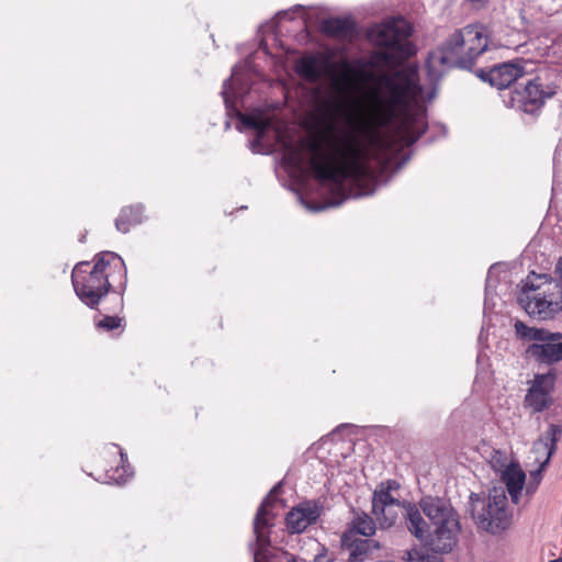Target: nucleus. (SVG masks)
Instances as JSON below:
<instances>
[{
    "label": "nucleus",
    "mask_w": 562,
    "mask_h": 562,
    "mask_svg": "<svg viewBox=\"0 0 562 562\" xmlns=\"http://www.w3.org/2000/svg\"><path fill=\"white\" fill-rule=\"evenodd\" d=\"M321 123L328 134V148L316 140L302 142L300 147L291 146L286 150L283 161L302 169L305 164L302 150L306 148L311 154L308 165L315 179L330 183L342 196L340 201L330 203L333 206L340 205L351 195L346 191V183L361 191L357 195L371 194L373 190L367 189L374 183L375 175L370 160L375 157L380 165L386 164L391 139L376 131L364 144L360 138L362 126L353 104L341 97L323 103Z\"/></svg>",
    "instance_id": "obj_1"
},
{
    "label": "nucleus",
    "mask_w": 562,
    "mask_h": 562,
    "mask_svg": "<svg viewBox=\"0 0 562 562\" xmlns=\"http://www.w3.org/2000/svg\"><path fill=\"white\" fill-rule=\"evenodd\" d=\"M422 91L418 67L414 64L376 75L369 90L374 125L385 127L406 114Z\"/></svg>",
    "instance_id": "obj_2"
},
{
    "label": "nucleus",
    "mask_w": 562,
    "mask_h": 562,
    "mask_svg": "<svg viewBox=\"0 0 562 562\" xmlns=\"http://www.w3.org/2000/svg\"><path fill=\"white\" fill-rule=\"evenodd\" d=\"M487 46L488 38L482 25H467L456 30L437 49L429 53L426 64L429 79L440 80L450 68L470 69Z\"/></svg>",
    "instance_id": "obj_3"
},
{
    "label": "nucleus",
    "mask_w": 562,
    "mask_h": 562,
    "mask_svg": "<svg viewBox=\"0 0 562 562\" xmlns=\"http://www.w3.org/2000/svg\"><path fill=\"white\" fill-rule=\"evenodd\" d=\"M412 25L403 18H392L375 25L371 37L379 46L373 56L375 66L396 67L415 54V46L409 41Z\"/></svg>",
    "instance_id": "obj_4"
},
{
    "label": "nucleus",
    "mask_w": 562,
    "mask_h": 562,
    "mask_svg": "<svg viewBox=\"0 0 562 562\" xmlns=\"http://www.w3.org/2000/svg\"><path fill=\"white\" fill-rule=\"evenodd\" d=\"M522 89L510 92L508 104L528 114L537 113L560 89L562 71L550 65L531 66Z\"/></svg>",
    "instance_id": "obj_5"
},
{
    "label": "nucleus",
    "mask_w": 562,
    "mask_h": 562,
    "mask_svg": "<svg viewBox=\"0 0 562 562\" xmlns=\"http://www.w3.org/2000/svg\"><path fill=\"white\" fill-rule=\"evenodd\" d=\"M518 301L528 315L541 321L553 319L562 311V283L547 274L530 272Z\"/></svg>",
    "instance_id": "obj_6"
},
{
    "label": "nucleus",
    "mask_w": 562,
    "mask_h": 562,
    "mask_svg": "<svg viewBox=\"0 0 562 562\" xmlns=\"http://www.w3.org/2000/svg\"><path fill=\"white\" fill-rule=\"evenodd\" d=\"M419 506L435 527L429 546L436 552L452 551L461 528L451 504L440 497L426 496L420 499Z\"/></svg>",
    "instance_id": "obj_7"
},
{
    "label": "nucleus",
    "mask_w": 562,
    "mask_h": 562,
    "mask_svg": "<svg viewBox=\"0 0 562 562\" xmlns=\"http://www.w3.org/2000/svg\"><path fill=\"white\" fill-rule=\"evenodd\" d=\"M471 513L476 525L488 532L497 533L509 525L507 497L503 487H493L487 498L479 494L470 495Z\"/></svg>",
    "instance_id": "obj_8"
},
{
    "label": "nucleus",
    "mask_w": 562,
    "mask_h": 562,
    "mask_svg": "<svg viewBox=\"0 0 562 562\" xmlns=\"http://www.w3.org/2000/svg\"><path fill=\"white\" fill-rule=\"evenodd\" d=\"M89 262H79L72 270L71 281L77 296L89 307L99 305L111 288L108 274H99L95 271H87Z\"/></svg>",
    "instance_id": "obj_9"
},
{
    "label": "nucleus",
    "mask_w": 562,
    "mask_h": 562,
    "mask_svg": "<svg viewBox=\"0 0 562 562\" xmlns=\"http://www.w3.org/2000/svg\"><path fill=\"white\" fill-rule=\"evenodd\" d=\"M535 66L530 60H516L494 65L488 70L481 69L480 78L499 90L509 88L519 78L525 77Z\"/></svg>",
    "instance_id": "obj_10"
},
{
    "label": "nucleus",
    "mask_w": 562,
    "mask_h": 562,
    "mask_svg": "<svg viewBox=\"0 0 562 562\" xmlns=\"http://www.w3.org/2000/svg\"><path fill=\"white\" fill-rule=\"evenodd\" d=\"M282 488V483L279 482L277 485L272 487L269 494L262 499L255 519H254V533L256 536V549L254 551L255 562L259 561L260 557L265 555V551L270 546V538L268 528L272 526L270 522L273 519V515H270L269 508L276 502L274 496L280 493Z\"/></svg>",
    "instance_id": "obj_11"
},
{
    "label": "nucleus",
    "mask_w": 562,
    "mask_h": 562,
    "mask_svg": "<svg viewBox=\"0 0 562 562\" xmlns=\"http://www.w3.org/2000/svg\"><path fill=\"white\" fill-rule=\"evenodd\" d=\"M562 435V426L551 424L544 435L540 436L533 443L532 450L535 452H542L546 458L540 462L539 468L530 472L529 482L526 484V494L532 495L541 480L542 471L549 464V461L555 451L557 442Z\"/></svg>",
    "instance_id": "obj_12"
},
{
    "label": "nucleus",
    "mask_w": 562,
    "mask_h": 562,
    "mask_svg": "<svg viewBox=\"0 0 562 562\" xmlns=\"http://www.w3.org/2000/svg\"><path fill=\"white\" fill-rule=\"evenodd\" d=\"M554 381L555 374L553 372L536 374L525 397L526 405L536 413L549 408L553 403Z\"/></svg>",
    "instance_id": "obj_13"
},
{
    "label": "nucleus",
    "mask_w": 562,
    "mask_h": 562,
    "mask_svg": "<svg viewBox=\"0 0 562 562\" xmlns=\"http://www.w3.org/2000/svg\"><path fill=\"white\" fill-rule=\"evenodd\" d=\"M541 344L533 342L526 349V353L539 363L553 364L562 361V333H551Z\"/></svg>",
    "instance_id": "obj_14"
},
{
    "label": "nucleus",
    "mask_w": 562,
    "mask_h": 562,
    "mask_svg": "<svg viewBox=\"0 0 562 562\" xmlns=\"http://www.w3.org/2000/svg\"><path fill=\"white\" fill-rule=\"evenodd\" d=\"M321 516V508L316 503L306 502L292 508L285 517V525L291 533H301L308 526L316 522Z\"/></svg>",
    "instance_id": "obj_15"
},
{
    "label": "nucleus",
    "mask_w": 562,
    "mask_h": 562,
    "mask_svg": "<svg viewBox=\"0 0 562 562\" xmlns=\"http://www.w3.org/2000/svg\"><path fill=\"white\" fill-rule=\"evenodd\" d=\"M403 519L407 530L419 540L429 536V527L415 504L407 503Z\"/></svg>",
    "instance_id": "obj_16"
},
{
    "label": "nucleus",
    "mask_w": 562,
    "mask_h": 562,
    "mask_svg": "<svg viewBox=\"0 0 562 562\" xmlns=\"http://www.w3.org/2000/svg\"><path fill=\"white\" fill-rule=\"evenodd\" d=\"M502 480L506 485V490L513 503L518 504L526 480L524 471L519 467L512 464L503 472Z\"/></svg>",
    "instance_id": "obj_17"
},
{
    "label": "nucleus",
    "mask_w": 562,
    "mask_h": 562,
    "mask_svg": "<svg viewBox=\"0 0 562 562\" xmlns=\"http://www.w3.org/2000/svg\"><path fill=\"white\" fill-rule=\"evenodd\" d=\"M406 502H400L393 505L381 507L372 510L375 520L381 529H389L393 527L400 517L403 518L406 509Z\"/></svg>",
    "instance_id": "obj_18"
},
{
    "label": "nucleus",
    "mask_w": 562,
    "mask_h": 562,
    "mask_svg": "<svg viewBox=\"0 0 562 562\" xmlns=\"http://www.w3.org/2000/svg\"><path fill=\"white\" fill-rule=\"evenodd\" d=\"M322 31L333 37L347 38L352 36L355 24L347 18H329L322 22Z\"/></svg>",
    "instance_id": "obj_19"
},
{
    "label": "nucleus",
    "mask_w": 562,
    "mask_h": 562,
    "mask_svg": "<svg viewBox=\"0 0 562 562\" xmlns=\"http://www.w3.org/2000/svg\"><path fill=\"white\" fill-rule=\"evenodd\" d=\"M400 485L395 481H386L379 485L374 491L372 497V510L400 503V501L393 496V492L397 491Z\"/></svg>",
    "instance_id": "obj_20"
},
{
    "label": "nucleus",
    "mask_w": 562,
    "mask_h": 562,
    "mask_svg": "<svg viewBox=\"0 0 562 562\" xmlns=\"http://www.w3.org/2000/svg\"><path fill=\"white\" fill-rule=\"evenodd\" d=\"M143 206L131 205L125 206L121 210L119 216L115 220V228L126 234L130 232L132 226H135L142 222Z\"/></svg>",
    "instance_id": "obj_21"
},
{
    "label": "nucleus",
    "mask_w": 562,
    "mask_h": 562,
    "mask_svg": "<svg viewBox=\"0 0 562 562\" xmlns=\"http://www.w3.org/2000/svg\"><path fill=\"white\" fill-rule=\"evenodd\" d=\"M351 537L352 535L347 532L341 537L342 546L350 551L348 562H363L371 553L363 539H351Z\"/></svg>",
    "instance_id": "obj_22"
},
{
    "label": "nucleus",
    "mask_w": 562,
    "mask_h": 562,
    "mask_svg": "<svg viewBox=\"0 0 562 562\" xmlns=\"http://www.w3.org/2000/svg\"><path fill=\"white\" fill-rule=\"evenodd\" d=\"M516 335L520 339L540 341L546 340L550 336V331L543 328L529 327L521 321H516L515 325Z\"/></svg>",
    "instance_id": "obj_23"
},
{
    "label": "nucleus",
    "mask_w": 562,
    "mask_h": 562,
    "mask_svg": "<svg viewBox=\"0 0 562 562\" xmlns=\"http://www.w3.org/2000/svg\"><path fill=\"white\" fill-rule=\"evenodd\" d=\"M351 524L352 528L349 532L350 535L352 533V531H356L361 536L371 537L374 535L376 529L374 519L366 513L356 516Z\"/></svg>",
    "instance_id": "obj_24"
},
{
    "label": "nucleus",
    "mask_w": 562,
    "mask_h": 562,
    "mask_svg": "<svg viewBox=\"0 0 562 562\" xmlns=\"http://www.w3.org/2000/svg\"><path fill=\"white\" fill-rule=\"evenodd\" d=\"M297 70L302 76L312 81L321 77V70L314 57L302 58L299 63Z\"/></svg>",
    "instance_id": "obj_25"
},
{
    "label": "nucleus",
    "mask_w": 562,
    "mask_h": 562,
    "mask_svg": "<svg viewBox=\"0 0 562 562\" xmlns=\"http://www.w3.org/2000/svg\"><path fill=\"white\" fill-rule=\"evenodd\" d=\"M239 120L244 126L257 131L258 136H261L269 126V122L266 119L251 114L240 113Z\"/></svg>",
    "instance_id": "obj_26"
},
{
    "label": "nucleus",
    "mask_w": 562,
    "mask_h": 562,
    "mask_svg": "<svg viewBox=\"0 0 562 562\" xmlns=\"http://www.w3.org/2000/svg\"><path fill=\"white\" fill-rule=\"evenodd\" d=\"M111 259L121 260V258L116 254L111 252V251L98 254L94 257V265L91 268V270L95 271V273H99V274H106L105 270L110 266Z\"/></svg>",
    "instance_id": "obj_27"
},
{
    "label": "nucleus",
    "mask_w": 562,
    "mask_h": 562,
    "mask_svg": "<svg viewBox=\"0 0 562 562\" xmlns=\"http://www.w3.org/2000/svg\"><path fill=\"white\" fill-rule=\"evenodd\" d=\"M123 318L119 316H104L97 323L99 329L111 331L122 326Z\"/></svg>",
    "instance_id": "obj_28"
},
{
    "label": "nucleus",
    "mask_w": 562,
    "mask_h": 562,
    "mask_svg": "<svg viewBox=\"0 0 562 562\" xmlns=\"http://www.w3.org/2000/svg\"><path fill=\"white\" fill-rule=\"evenodd\" d=\"M445 552H436L430 547V551L426 550L425 553L422 557L420 562H442V558L440 554H443Z\"/></svg>",
    "instance_id": "obj_29"
},
{
    "label": "nucleus",
    "mask_w": 562,
    "mask_h": 562,
    "mask_svg": "<svg viewBox=\"0 0 562 562\" xmlns=\"http://www.w3.org/2000/svg\"><path fill=\"white\" fill-rule=\"evenodd\" d=\"M364 541V544L368 547V550L370 553H373L374 551L376 550H380L381 549V543L380 541L375 540V539H363Z\"/></svg>",
    "instance_id": "obj_30"
},
{
    "label": "nucleus",
    "mask_w": 562,
    "mask_h": 562,
    "mask_svg": "<svg viewBox=\"0 0 562 562\" xmlns=\"http://www.w3.org/2000/svg\"><path fill=\"white\" fill-rule=\"evenodd\" d=\"M473 10H482L486 8L490 0H465Z\"/></svg>",
    "instance_id": "obj_31"
},
{
    "label": "nucleus",
    "mask_w": 562,
    "mask_h": 562,
    "mask_svg": "<svg viewBox=\"0 0 562 562\" xmlns=\"http://www.w3.org/2000/svg\"><path fill=\"white\" fill-rule=\"evenodd\" d=\"M425 551H426L425 549L414 548L413 549V554H414V561L413 562H420L422 561V557L425 553Z\"/></svg>",
    "instance_id": "obj_32"
},
{
    "label": "nucleus",
    "mask_w": 562,
    "mask_h": 562,
    "mask_svg": "<svg viewBox=\"0 0 562 562\" xmlns=\"http://www.w3.org/2000/svg\"><path fill=\"white\" fill-rule=\"evenodd\" d=\"M402 560L406 562H413L414 561V554L413 549L403 551Z\"/></svg>",
    "instance_id": "obj_33"
},
{
    "label": "nucleus",
    "mask_w": 562,
    "mask_h": 562,
    "mask_svg": "<svg viewBox=\"0 0 562 562\" xmlns=\"http://www.w3.org/2000/svg\"><path fill=\"white\" fill-rule=\"evenodd\" d=\"M425 132V130H422L420 132H418V134H416L415 136H411L409 139H408V144H413L415 143L419 136Z\"/></svg>",
    "instance_id": "obj_34"
},
{
    "label": "nucleus",
    "mask_w": 562,
    "mask_h": 562,
    "mask_svg": "<svg viewBox=\"0 0 562 562\" xmlns=\"http://www.w3.org/2000/svg\"><path fill=\"white\" fill-rule=\"evenodd\" d=\"M550 562H562V559H555V560H552Z\"/></svg>",
    "instance_id": "obj_35"
},
{
    "label": "nucleus",
    "mask_w": 562,
    "mask_h": 562,
    "mask_svg": "<svg viewBox=\"0 0 562 562\" xmlns=\"http://www.w3.org/2000/svg\"><path fill=\"white\" fill-rule=\"evenodd\" d=\"M288 562H296V560L294 558H292Z\"/></svg>",
    "instance_id": "obj_36"
},
{
    "label": "nucleus",
    "mask_w": 562,
    "mask_h": 562,
    "mask_svg": "<svg viewBox=\"0 0 562 562\" xmlns=\"http://www.w3.org/2000/svg\"><path fill=\"white\" fill-rule=\"evenodd\" d=\"M560 266H562V263H560Z\"/></svg>",
    "instance_id": "obj_37"
}]
</instances>
